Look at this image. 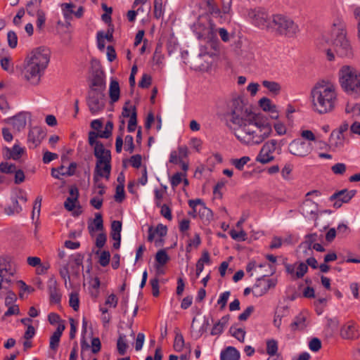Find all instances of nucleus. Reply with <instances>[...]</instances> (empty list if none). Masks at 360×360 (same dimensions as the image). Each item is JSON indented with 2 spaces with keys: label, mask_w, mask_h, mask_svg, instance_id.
<instances>
[{
  "label": "nucleus",
  "mask_w": 360,
  "mask_h": 360,
  "mask_svg": "<svg viewBox=\"0 0 360 360\" xmlns=\"http://www.w3.org/2000/svg\"><path fill=\"white\" fill-rule=\"evenodd\" d=\"M198 214L202 220L204 222L209 223L213 219V212L212 211L207 207L205 205L202 207H200L198 210Z\"/></svg>",
  "instance_id": "obj_30"
},
{
  "label": "nucleus",
  "mask_w": 360,
  "mask_h": 360,
  "mask_svg": "<svg viewBox=\"0 0 360 360\" xmlns=\"http://www.w3.org/2000/svg\"><path fill=\"white\" fill-rule=\"evenodd\" d=\"M160 214L168 220L172 219V210L166 204H163L162 206H161Z\"/></svg>",
  "instance_id": "obj_64"
},
{
  "label": "nucleus",
  "mask_w": 360,
  "mask_h": 360,
  "mask_svg": "<svg viewBox=\"0 0 360 360\" xmlns=\"http://www.w3.org/2000/svg\"><path fill=\"white\" fill-rule=\"evenodd\" d=\"M253 311H254L253 306L248 307L246 308V309L238 316V320L240 321H246L249 318V316H250V314L252 313Z\"/></svg>",
  "instance_id": "obj_63"
},
{
  "label": "nucleus",
  "mask_w": 360,
  "mask_h": 360,
  "mask_svg": "<svg viewBox=\"0 0 360 360\" xmlns=\"http://www.w3.org/2000/svg\"><path fill=\"white\" fill-rule=\"evenodd\" d=\"M115 200L117 202H122L125 198L124 185H117L115 195Z\"/></svg>",
  "instance_id": "obj_47"
},
{
  "label": "nucleus",
  "mask_w": 360,
  "mask_h": 360,
  "mask_svg": "<svg viewBox=\"0 0 360 360\" xmlns=\"http://www.w3.org/2000/svg\"><path fill=\"white\" fill-rule=\"evenodd\" d=\"M312 108L319 114L333 111L337 102V94L333 85L317 84L311 92Z\"/></svg>",
  "instance_id": "obj_3"
},
{
  "label": "nucleus",
  "mask_w": 360,
  "mask_h": 360,
  "mask_svg": "<svg viewBox=\"0 0 360 360\" xmlns=\"http://www.w3.org/2000/svg\"><path fill=\"white\" fill-rule=\"evenodd\" d=\"M125 146L124 149L130 153H133L134 150V138L131 135H127L124 139Z\"/></svg>",
  "instance_id": "obj_55"
},
{
  "label": "nucleus",
  "mask_w": 360,
  "mask_h": 360,
  "mask_svg": "<svg viewBox=\"0 0 360 360\" xmlns=\"http://www.w3.org/2000/svg\"><path fill=\"white\" fill-rule=\"evenodd\" d=\"M346 165L345 163H336L331 167V171L337 175H342L346 172Z\"/></svg>",
  "instance_id": "obj_50"
},
{
  "label": "nucleus",
  "mask_w": 360,
  "mask_h": 360,
  "mask_svg": "<svg viewBox=\"0 0 360 360\" xmlns=\"http://www.w3.org/2000/svg\"><path fill=\"white\" fill-rule=\"evenodd\" d=\"M8 122L12 124L14 129L17 131H20L24 129L27 124L26 113L20 112L16 115L8 119Z\"/></svg>",
  "instance_id": "obj_18"
},
{
  "label": "nucleus",
  "mask_w": 360,
  "mask_h": 360,
  "mask_svg": "<svg viewBox=\"0 0 360 360\" xmlns=\"http://www.w3.org/2000/svg\"><path fill=\"white\" fill-rule=\"evenodd\" d=\"M15 165L13 164H8V162H1L0 164V172L4 174H13L15 172Z\"/></svg>",
  "instance_id": "obj_48"
},
{
  "label": "nucleus",
  "mask_w": 360,
  "mask_h": 360,
  "mask_svg": "<svg viewBox=\"0 0 360 360\" xmlns=\"http://www.w3.org/2000/svg\"><path fill=\"white\" fill-rule=\"evenodd\" d=\"M250 160L248 156H243L239 159H232L231 160V165H233L238 170H243L244 166Z\"/></svg>",
  "instance_id": "obj_39"
},
{
  "label": "nucleus",
  "mask_w": 360,
  "mask_h": 360,
  "mask_svg": "<svg viewBox=\"0 0 360 360\" xmlns=\"http://www.w3.org/2000/svg\"><path fill=\"white\" fill-rule=\"evenodd\" d=\"M164 14L162 0H154V17L160 18Z\"/></svg>",
  "instance_id": "obj_43"
},
{
  "label": "nucleus",
  "mask_w": 360,
  "mask_h": 360,
  "mask_svg": "<svg viewBox=\"0 0 360 360\" xmlns=\"http://www.w3.org/2000/svg\"><path fill=\"white\" fill-rule=\"evenodd\" d=\"M309 347L312 352H318L321 348V342L317 338H313L309 342Z\"/></svg>",
  "instance_id": "obj_58"
},
{
  "label": "nucleus",
  "mask_w": 360,
  "mask_h": 360,
  "mask_svg": "<svg viewBox=\"0 0 360 360\" xmlns=\"http://www.w3.org/2000/svg\"><path fill=\"white\" fill-rule=\"evenodd\" d=\"M230 294L229 291H225L220 295L217 304L220 305L221 309H224L225 308Z\"/></svg>",
  "instance_id": "obj_56"
},
{
  "label": "nucleus",
  "mask_w": 360,
  "mask_h": 360,
  "mask_svg": "<svg viewBox=\"0 0 360 360\" xmlns=\"http://www.w3.org/2000/svg\"><path fill=\"white\" fill-rule=\"evenodd\" d=\"M278 342L274 339L268 340L266 341V353L272 356L277 354Z\"/></svg>",
  "instance_id": "obj_37"
},
{
  "label": "nucleus",
  "mask_w": 360,
  "mask_h": 360,
  "mask_svg": "<svg viewBox=\"0 0 360 360\" xmlns=\"http://www.w3.org/2000/svg\"><path fill=\"white\" fill-rule=\"evenodd\" d=\"M262 85L270 92L276 95L278 94L281 89V85L278 82L274 81L264 80L262 82Z\"/></svg>",
  "instance_id": "obj_31"
},
{
  "label": "nucleus",
  "mask_w": 360,
  "mask_h": 360,
  "mask_svg": "<svg viewBox=\"0 0 360 360\" xmlns=\"http://www.w3.org/2000/svg\"><path fill=\"white\" fill-rule=\"evenodd\" d=\"M306 318L300 314L297 316L293 322L290 324V328L292 330H296L297 329H304L306 326L305 325Z\"/></svg>",
  "instance_id": "obj_33"
},
{
  "label": "nucleus",
  "mask_w": 360,
  "mask_h": 360,
  "mask_svg": "<svg viewBox=\"0 0 360 360\" xmlns=\"http://www.w3.org/2000/svg\"><path fill=\"white\" fill-rule=\"evenodd\" d=\"M21 210L22 208L20 206L17 198H11V204L5 207V212L8 215L18 214L21 212Z\"/></svg>",
  "instance_id": "obj_29"
},
{
  "label": "nucleus",
  "mask_w": 360,
  "mask_h": 360,
  "mask_svg": "<svg viewBox=\"0 0 360 360\" xmlns=\"http://www.w3.org/2000/svg\"><path fill=\"white\" fill-rule=\"evenodd\" d=\"M7 39L8 46L13 49L15 48L18 44V37L15 32L9 31L7 34Z\"/></svg>",
  "instance_id": "obj_51"
},
{
  "label": "nucleus",
  "mask_w": 360,
  "mask_h": 360,
  "mask_svg": "<svg viewBox=\"0 0 360 360\" xmlns=\"http://www.w3.org/2000/svg\"><path fill=\"white\" fill-rule=\"evenodd\" d=\"M137 124V113L135 106L131 107V114L129 120L127 130L129 132L135 131Z\"/></svg>",
  "instance_id": "obj_34"
},
{
  "label": "nucleus",
  "mask_w": 360,
  "mask_h": 360,
  "mask_svg": "<svg viewBox=\"0 0 360 360\" xmlns=\"http://www.w3.org/2000/svg\"><path fill=\"white\" fill-rule=\"evenodd\" d=\"M206 5L207 6L209 12L213 16H219L221 14V11L218 6L217 5L215 0H205Z\"/></svg>",
  "instance_id": "obj_40"
},
{
  "label": "nucleus",
  "mask_w": 360,
  "mask_h": 360,
  "mask_svg": "<svg viewBox=\"0 0 360 360\" xmlns=\"http://www.w3.org/2000/svg\"><path fill=\"white\" fill-rule=\"evenodd\" d=\"M229 333L232 336L236 338L240 342H243L245 340V331L242 328H236L231 326L229 328Z\"/></svg>",
  "instance_id": "obj_38"
},
{
  "label": "nucleus",
  "mask_w": 360,
  "mask_h": 360,
  "mask_svg": "<svg viewBox=\"0 0 360 360\" xmlns=\"http://www.w3.org/2000/svg\"><path fill=\"white\" fill-rule=\"evenodd\" d=\"M11 58L10 57H3L0 60V64L1 68L7 71L8 72H13V67L11 63Z\"/></svg>",
  "instance_id": "obj_46"
},
{
  "label": "nucleus",
  "mask_w": 360,
  "mask_h": 360,
  "mask_svg": "<svg viewBox=\"0 0 360 360\" xmlns=\"http://www.w3.org/2000/svg\"><path fill=\"white\" fill-rule=\"evenodd\" d=\"M340 82L342 88L349 95L360 96V72L356 68L345 65L340 70Z\"/></svg>",
  "instance_id": "obj_5"
},
{
  "label": "nucleus",
  "mask_w": 360,
  "mask_h": 360,
  "mask_svg": "<svg viewBox=\"0 0 360 360\" xmlns=\"http://www.w3.org/2000/svg\"><path fill=\"white\" fill-rule=\"evenodd\" d=\"M88 229L90 234L95 231L103 230V221L101 214L96 213L93 221L88 224Z\"/></svg>",
  "instance_id": "obj_24"
},
{
  "label": "nucleus",
  "mask_w": 360,
  "mask_h": 360,
  "mask_svg": "<svg viewBox=\"0 0 360 360\" xmlns=\"http://www.w3.org/2000/svg\"><path fill=\"white\" fill-rule=\"evenodd\" d=\"M260 108L265 112L271 113L276 112V105L272 104L271 100L266 97H263L259 101Z\"/></svg>",
  "instance_id": "obj_28"
},
{
  "label": "nucleus",
  "mask_w": 360,
  "mask_h": 360,
  "mask_svg": "<svg viewBox=\"0 0 360 360\" xmlns=\"http://www.w3.org/2000/svg\"><path fill=\"white\" fill-rule=\"evenodd\" d=\"M46 136L44 129L39 127H34L30 129L28 133L27 141L30 148H36L40 144Z\"/></svg>",
  "instance_id": "obj_12"
},
{
  "label": "nucleus",
  "mask_w": 360,
  "mask_h": 360,
  "mask_svg": "<svg viewBox=\"0 0 360 360\" xmlns=\"http://www.w3.org/2000/svg\"><path fill=\"white\" fill-rule=\"evenodd\" d=\"M70 306L75 311L79 308V294L77 292H71L69 300Z\"/></svg>",
  "instance_id": "obj_44"
},
{
  "label": "nucleus",
  "mask_w": 360,
  "mask_h": 360,
  "mask_svg": "<svg viewBox=\"0 0 360 360\" xmlns=\"http://www.w3.org/2000/svg\"><path fill=\"white\" fill-rule=\"evenodd\" d=\"M274 160V156L272 155H267L266 153H263L262 150H260L259 154L256 158V161L260 162L262 164H267L269 162H272Z\"/></svg>",
  "instance_id": "obj_42"
},
{
  "label": "nucleus",
  "mask_w": 360,
  "mask_h": 360,
  "mask_svg": "<svg viewBox=\"0 0 360 360\" xmlns=\"http://www.w3.org/2000/svg\"><path fill=\"white\" fill-rule=\"evenodd\" d=\"M113 129V124L112 122L108 121L105 127V129L102 131L98 132L99 138L108 139L112 135Z\"/></svg>",
  "instance_id": "obj_45"
},
{
  "label": "nucleus",
  "mask_w": 360,
  "mask_h": 360,
  "mask_svg": "<svg viewBox=\"0 0 360 360\" xmlns=\"http://www.w3.org/2000/svg\"><path fill=\"white\" fill-rule=\"evenodd\" d=\"M223 117L226 126L245 145L260 144L272 133L271 125L266 121L257 119L240 98L231 101Z\"/></svg>",
  "instance_id": "obj_1"
},
{
  "label": "nucleus",
  "mask_w": 360,
  "mask_h": 360,
  "mask_svg": "<svg viewBox=\"0 0 360 360\" xmlns=\"http://www.w3.org/2000/svg\"><path fill=\"white\" fill-rule=\"evenodd\" d=\"M152 78L148 74L143 75L141 79L139 82V86L143 89L148 88L151 84Z\"/></svg>",
  "instance_id": "obj_53"
},
{
  "label": "nucleus",
  "mask_w": 360,
  "mask_h": 360,
  "mask_svg": "<svg viewBox=\"0 0 360 360\" xmlns=\"http://www.w3.org/2000/svg\"><path fill=\"white\" fill-rule=\"evenodd\" d=\"M355 190L348 191L347 189H342L333 193L329 198L330 201H333L335 199H340L342 202H348L356 194Z\"/></svg>",
  "instance_id": "obj_17"
},
{
  "label": "nucleus",
  "mask_w": 360,
  "mask_h": 360,
  "mask_svg": "<svg viewBox=\"0 0 360 360\" xmlns=\"http://www.w3.org/2000/svg\"><path fill=\"white\" fill-rule=\"evenodd\" d=\"M307 271H308V266L304 262H300L298 265V267H297V269L296 271V277L297 278H302L304 276V274L307 272Z\"/></svg>",
  "instance_id": "obj_61"
},
{
  "label": "nucleus",
  "mask_w": 360,
  "mask_h": 360,
  "mask_svg": "<svg viewBox=\"0 0 360 360\" xmlns=\"http://www.w3.org/2000/svg\"><path fill=\"white\" fill-rule=\"evenodd\" d=\"M229 234L233 239L240 241L245 240L247 235L246 233L243 230L236 231L234 229L231 230Z\"/></svg>",
  "instance_id": "obj_49"
},
{
  "label": "nucleus",
  "mask_w": 360,
  "mask_h": 360,
  "mask_svg": "<svg viewBox=\"0 0 360 360\" xmlns=\"http://www.w3.org/2000/svg\"><path fill=\"white\" fill-rule=\"evenodd\" d=\"M127 347L128 345L127 344L126 335L124 334H120L119 338L117 342V348L118 353L120 355H124L127 352Z\"/></svg>",
  "instance_id": "obj_35"
},
{
  "label": "nucleus",
  "mask_w": 360,
  "mask_h": 360,
  "mask_svg": "<svg viewBox=\"0 0 360 360\" xmlns=\"http://www.w3.org/2000/svg\"><path fill=\"white\" fill-rule=\"evenodd\" d=\"M268 31L279 35L292 37L297 31V26L288 17L275 14L271 15Z\"/></svg>",
  "instance_id": "obj_6"
},
{
  "label": "nucleus",
  "mask_w": 360,
  "mask_h": 360,
  "mask_svg": "<svg viewBox=\"0 0 360 360\" xmlns=\"http://www.w3.org/2000/svg\"><path fill=\"white\" fill-rule=\"evenodd\" d=\"M65 326L63 323H59L56 331L50 338L49 347L51 349L56 351L58 347L60 337L64 331Z\"/></svg>",
  "instance_id": "obj_19"
},
{
  "label": "nucleus",
  "mask_w": 360,
  "mask_h": 360,
  "mask_svg": "<svg viewBox=\"0 0 360 360\" xmlns=\"http://www.w3.org/2000/svg\"><path fill=\"white\" fill-rule=\"evenodd\" d=\"M59 273L60 276L65 281V286L68 288V280H70V273L68 270V264H65L63 267H61L59 270Z\"/></svg>",
  "instance_id": "obj_52"
},
{
  "label": "nucleus",
  "mask_w": 360,
  "mask_h": 360,
  "mask_svg": "<svg viewBox=\"0 0 360 360\" xmlns=\"http://www.w3.org/2000/svg\"><path fill=\"white\" fill-rule=\"evenodd\" d=\"M258 278L252 287V293L255 297H261L267 292L264 281V277Z\"/></svg>",
  "instance_id": "obj_26"
},
{
  "label": "nucleus",
  "mask_w": 360,
  "mask_h": 360,
  "mask_svg": "<svg viewBox=\"0 0 360 360\" xmlns=\"http://www.w3.org/2000/svg\"><path fill=\"white\" fill-rule=\"evenodd\" d=\"M37 27L39 29H41L46 21V15L42 10H38L37 11Z\"/></svg>",
  "instance_id": "obj_60"
},
{
  "label": "nucleus",
  "mask_w": 360,
  "mask_h": 360,
  "mask_svg": "<svg viewBox=\"0 0 360 360\" xmlns=\"http://www.w3.org/2000/svg\"><path fill=\"white\" fill-rule=\"evenodd\" d=\"M49 293L50 302L54 304H58L61 300V294L58 288L56 281H51L49 283Z\"/></svg>",
  "instance_id": "obj_21"
},
{
  "label": "nucleus",
  "mask_w": 360,
  "mask_h": 360,
  "mask_svg": "<svg viewBox=\"0 0 360 360\" xmlns=\"http://www.w3.org/2000/svg\"><path fill=\"white\" fill-rule=\"evenodd\" d=\"M150 284L152 288V293L154 297H158L160 294L159 291V279L158 278H154L150 279Z\"/></svg>",
  "instance_id": "obj_62"
},
{
  "label": "nucleus",
  "mask_w": 360,
  "mask_h": 360,
  "mask_svg": "<svg viewBox=\"0 0 360 360\" xmlns=\"http://www.w3.org/2000/svg\"><path fill=\"white\" fill-rule=\"evenodd\" d=\"M340 335L346 340H356L359 338L360 333L355 323H348L342 326Z\"/></svg>",
  "instance_id": "obj_14"
},
{
  "label": "nucleus",
  "mask_w": 360,
  "mask_h": 360,
  "mask_svg": "<svg viewBox=\"0 0 360 360\" xmlns=\"http://www.w3.org/2000/svg\"><path fill=\"white\" fill-rule=\"evenodd\" d=\"M169 260V257L165 250L162 249L158 250L155 255V261L157 262L155 264L156 270H158L161 266L165 265Z\"/></svg>",
  "instance_id": "obj_27"
},
{
  "label": "nucleus",
  "mask_w": 360,
  "mask_h": 360,
  "mask_svg": "<svg viewBox=\"0 0 360 360\" xmlns=\"http://www.w3.org/2000/svg\"><path fill=\"white\" fill-rule=\"evenodd\" d=\"M110 259V254L109 251H103L99 257L98 262L102 266H106Z\"/></svg>",
  "instance_id": "obj_54"
},
{
  "label": "nucleus",
  "mask_w": 360,
  "mask_h": 360,
  "mask_svg": "<svg viewBox=\"0 0 360 360\" xmlns=\"http://www.w3.org/2000/svg\"><path fill=\"white\" fill-rule=\"evenodd\" d=\"M98 138H99L98 132H96L94 131H91L89 132V143L91 146H94V155H95L96 151L99 152L98 155L105 153L106 152H110V150L105 149L103 144L101 141H97Z\"/></svg>",
  "instance_id": "obj_15"
},
{
  "label": "nucleus",
  "mask_w": 360,
  "mask_h": 360,
  "mask_svg": "<svg viewBox=\"0 0 360 360\" xmlns=\"http://www.w3.org/2000/svg\"><path fill=\"white\" fill-rule=\"evenodd\" d=\"M322 235L319 236L316 233L307 234L304 237V241L299 245V248H306V252L311 251V246L316 243V241L322 238Z\"/></svg>",
  "instance_id": "obj_22"
},
{
  "label": "nucleus",
  "mask_w": 360,
  "mask_h": 360,
  "mask_svg": "<svg viewBox=\"0 0 360 360\" xmlns=\"http://www.w3.org/2000/svg\"><path fill=\"white\" fill-rule=\"evenodd\" d=\"M318 205L314 201L306 199L301 206V212L305 217L317 219Z\"/></svg>",
  "instance_id": "obj_13"
},
{
  "label": "nucleus",
  "mask_w": 360,
  "mask_h": 360,
  "mask_svg": "<svg viewBox=\"0 0 360 360\" xmlns=\"http://www.w3.org/2000/svg\"><path fill=\"white\" fill-rule=\"evenodd\" d=\"M122 231V222L120 221L115 220L111 224V233L110 236L112 238L121 237Z\"/></svg>",
  "instance_id": "obj_36"
},
{
  "label": "nucleus",
  "mask_w": 360,
  "mask_h": 360,
  "mask_svg": "<svg viewBox=\"0 0 360 360\" xmlns=\"http://www.w3.org/2000/svg\"><path fill=\"white\" fill-rule=\"evenodd\" d=\"M278 141L275 139H271L266 142L264 143V144L262 146L263 148H265V150H268V151L270 152H274L276 150L278 151Z\"/></svg>",
  "instance_id": "obj_59"
},
{
  "label": "nucleus",
  "mask_w": 360,
  "mask_h": 360,
  "mask_svg": "<svg viewBox=\"0 0 360 360\" xmlns=\"http://www.w3.org/2000/svg\"><path fill=\"white\" fill-rule=\"evenodd\" d=\"M331 37L336 53L340 57H349L352 55V49L347 38L346 24L340 18L333 21L331 28Z\"/></svg>",
  "instance_id": "obj_4"
},
{
  "label": "nucleus",
  "mask_w": 360,
  "mask_h": 360,
  "mask_svg": "<svg viewBox=\"0 0 360 360\" xmlns=\"http://www.w3.org/2000/svg\"><path fill=\"white\" fill-rule=\"evenodd\" d=\"M90 91L104 92L105 85V75L100 63L92 59L91 61L90 76L88 79Z\"/></svg>",
  "instance_id": "obj_8"
},
{
  "label": "nucleus",
  "mask_w": 360,
  "mask_h": 360,
  "mask_svg": "<svg viewBox=\"0 0 360 360\" xmlns=\"http://www.w3.org/2000/svg\"><path fill=\"white\" fill-rule=\"evenodd\" d=\"M105 94L101 91H89L87 105L91 114L95 115L105 107Z\"/></svg>",
  "instance_id": "obj_9"
},
{
  "label": "nucleus",
  "mask_w": 360,
  "mask_h": 360,
  "mask_svg": "<svg viewBox=\"0 0 360 360\" xmlns=\"http://www.w3.org/2000/svg\"><path fill=\"white\" fill-rule=\"evenodd\" d=\"M184 346V339L182 334L179 332H176V335L174 341V349L176 352H181Z\"/></svg>",
  "instance_id": "obj_41"
},
{
  "label": "nucleus",
  "mask_w": 360,
  "mask_h": 360,
  "mask_svg": "<svg viewBox=\"0 0 360 360\" xmlns=\"http://www.w3.org/2000/svg\"><path fill=\"white\" fill-rule=\"evenodd\" d=\"M98 153L97 151L95 153L96 162L93 176L94 184L100 181L101 178L108 180L111 172V152H106L100 155H98Z\"/></svg>",
  "instance_id": "obj_7"
},
{
  "label": "nucleus",
  "mask_w": 360,
  "mask_h": 360,
  "mask_svg": "<svg viewBox=\"0 0 360 360\" xmlns=\"http://www.w3.org/2000/svg\"><path fill=\"white\" fill-rule=\"evenodd\" d=\"M50 61V51L44 47L32 51L25 58L22 73L32 85H37Z\"/></svg>",
  "instance_id": "obj_2"
},
{
  "label": "nucleus",
  "mask_w": 360,
  "mask_h": 360,
  "mask_svg": "<svg viewBox=\"0 0 360 360\" xmlns=\"http://www.w3.org/2000/svg\"><path fill=\"white\" fill-rule=\"evenodd\" d=\"M77 167V164L75 162H72L67 168L63 165H60L59 167V172H60L61 176H71L75 174Z\"/></svg>",
  "instance_id": "obj_32"
},
{
  "label": "nucleus",
  "mask_w": 360,
  "mask_h": 360,
  "mask_svg": "<svg viewBox=\"0 0 360 360\" xmlns=\"http://www.w3.org/2000/svg\"><path fill=\"white\" fill-rule=\"evenodd\" d=\"M328 142L330 147L333 150L341 148L344 144L343 135L334 130L330 134Z\"/></svg>",
  "instance_id": "obj_23"
},
{
  "label": "nucleus",
  "mask_w": 360,
  "mask_h": 360,
  "mask_svg": "<svg viewBox=\"0 0 360 360\" xmlns=\"http://www.w3.org/2000/svg\"><path fill=\"white\" fill-rule=\"evenodd\" d=\"M25 149L18 144H15L13 148L5 147L4 148V156L6 159L18 160L24 153Z\"/></svg>",
  "instance_id": "obj_16"
},
{
  "label": "nucleus",
  "mask_w": 360,
  "mask_h": 360,
  "mask_svg": "<svg viewBox=\"0 0 360 360\" xmlns=\"http://www.w3.org/2000/svg\"><path fill=\"white\" fill-rule=\"evenodd\" d=\"M201 240L200 238V235L198 233H195L194 238L188 241V245L186 247V252H189L191 251V248H198L200 244Z\"/></svg>",
  "instance_id": "obj_57"
},
{
  "label": "nucleus",
  "mask_w": 360,
  "mask_h": 360,
  "mask_svg": "<svg viewBox=\"0 0 360 360\" xmlns=\"http://www.w3.org/2000/svg\"><path fill=\"white\" fill-rule=\"evenodd\" d=\"M240 357L239 351L232 346L227 347L220 354L221 360H239Z\"/></svg>",
  "instance_id": "obj_20"
},
{
  "label": "nucleus",
  "mask_w": 360,
  "mask_h": 360,
  "mask_svg": "<svg viewBox=\"0 0 360 360\" xmlns=\"http://www.w3.org/2000/svg\"><path fill=\"white\" fill-rule=\"evenodd\" d=\"M248 16L254 20V22L257 26L269 30V25H270L271 16L269 17L268 13L264 9H251L248 11Z\"/></svg>",
  "instance_id": "obj_11"
},
{
  "label": "nucleus",
  "mask_w": 360,
  "mask_h": 360,
  "mask_svg": "<svg viewBox=\"0 0 360 360\" xmlns=\"http://www.w3.org/2000/svg\"><path fill=\"white\" fill-rule=\"evenodd\" d=\"M289 152L293 155L298 157H306L312 150L310 143L306 142L300 139L293 140L288 146Z\"/></svg>",
  "instance_id": "obj_10"
},
{
  "label": "nucleus",
  "mask_w": 360,
  "mask_h": 360,
  "mask_svg": "<svg viewBox=\"0 0 360 360\" xmlns=\"http://www.w3.org/2000/svg\"><path fill=\"white\" fill-rule=\"evenodd\" d=\"M120 89L117 81L112 79L109 87V96L112 103L117 102L120 98Z\"/></svg>",
  "instance_id": "obj_25"
}]
</instances>
